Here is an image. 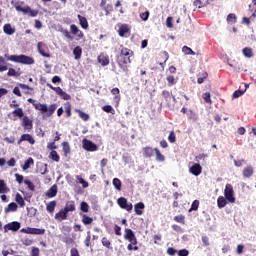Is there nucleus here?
Wrapping results in <instances>:
<instances>
[{"label":"nucleus","mask_w":256,"mask_h":256,"mask_svg":"<svg viewBox=\"0 0 256 256\" xmlns=\"http://www.w3.org/2000/svg\"><path fill=\"white\" fill-rule=\"evenodd\" d=\"M28 103H31L36 109V111H40L43 117L49 118L53 117V113L57 111V104H51L49 107L47 104L37 103V101L33 100V98H28Z\"/></svg>","instance_id":"nucleus-2"},{"label":"nucleus","mask_w":256,"mask_h":256,"mask_svg":"<svg viewBox=\"0 0 256 256\" xmlns=\"http://www.w3.org/2000/svg\"><path fill=\"white\" fill-rule=\"evenodd\" d=\"M154 153L156 155V161H158V163H163V161H165V155L161 153V150H159L158 148H154Z\"/></svg>","instance_id":"nucleus-27"},{"label":"nucleus","mask_w":256,"mask_h":256,"mask_svg":"<svg viewBox=\"0 0 256 256\" xmlns=\"http://www.w3.org/2000/svg\"><path fill=\"white\" fill-rule=\"evenodd\" d=\"M117 205L120 209H124V211H127L128 213H131V211H133V204L127 201V198L125 197L118 198Z\"/></svg>","instance_id":"nucleus-6"},{"label":"nucleus","mask_w":256,"mask_h":256,"mask_svg":"<svg viewBox=\"0 0 256 256\" xmlns=\"http://www.w3.org/2000/svg\"><path fill=\"white\" fill-rule=\"evenodd\" d=\"M169 143H175L177 141V136L175 135V131H171L168 136Z\"/></svg>","instance_id":"nucleus-56"},{"label":"nucleus","mask_w":256,"mask_h":256,"mask_svg":"<svg viewBox=\"0 0 256 256\" xmlns=\"http://www.w3.org/2000/svg\"><path fill=\"white\" fill-rule=\"evenodd\" d=\"M37 49L40 55H42V57H47V58L51 57V54L45 52V45L43 42H38Z\"/></svg>","instance_id":"nucleus-17"},{"label":"nucleus","mask_w":256,"mask_h":256,"mask_svg":"<svg viewBox=\"0 0 256 256\" xmlns=\"http://www.w3.org/2000/svg\"><path fill=\"white\" fill-rule=\"evenodd\" d=\"M23 245L26 247H29L30 245H33V240L31 238H24L22 240Z\"/></svg>","instance_id":"nucleus-62"},{"label":"nucleus","mask_w":256,"mask_h":256,"mask_svg":"<svg viewBox=\"0 0 256 256\" xmlns=\"http://www.w3.org/2000/svg\"><path fill=\"white\" fill-rule=\"evenodd\" d=\"M26 15H29V17H37V15H39V11L33 10L31 7L27 6Z\"/></svg>","instance_id":"nucleus-45"},{"label":"nucleus","mask_w":256,"mask_h":256,"mask_svg":"<svg viewBox=\"0 0 256 256\" xmlns=\"http://www.w3.org/2000/svg\"><path fill=\"white\" fill-rule=\"evenodd\" d=\"M80 217H82V223L83 225H93V218L86 214H80Z\"/></svg>","instance_id":"nucleus-28"},{"label":"nucleus","mask_w":256,"mask_h":256,"mask_svg":"<svg viewBox=\"0 0 256 256\" xmlns=\"http://www.w3.org/2000/svg\"><path fill=\"white\" fill-rule=\"evenodd\" d=\"M111 93H112L113 95H116V96L114 97V99H116L117 101H120V100H121V96H120L121 91L119 90V88H113V89L111 90Z\"/></svg>","instance_id":"nucleus-49"},{"label":"nucleus","mask_w":256,"mask_h":256,"mask_svg":"<svg viewBox=\"0 0 256 256\" xmlns=\"http://www.w3.org/2000/svg\"><path fill=\"white\" fill-rule=\"evenodd\" d=\"M217 205H218L219 209H223V207H225L227 205V198H225L223 196H219L217 199Z\"/></svg>","instance_id":"nucleus-33"},{"label":"nucleus","mask_w":256,"mask_h":256,"mask_svg":"<svg viewBox=\"0 0 256 256\" xmlns=\"http://www.w3.org/2000/svg\"><path fill=\"white\" fill-rule=\"evenodd\" d=\"M102 111H104L105 113H111V115H115V109H113V106L111 105L103 106Z\"/></svg>","instance_id":"nucleus-46"},{"label":"nucleus","mask_w":256,"mask_h":256,"mask_svg":"<svg viewBox=\"0 0 256 256\" xmlns=\"http://www.w3.org/2000/svg\"><path fill=\"white\" fill-rule=\"evenodd\" d=\"M62 149L65 157H67L71 153V146H69V142H63Z\"/></svg>","instance_id":"nucleus-40"},{"label":"nucleus","mask_w":256,"mask_h":256,"mask_svg":"<svg viewBox=\"0 0 256 256\" xmlns=\"http://www.w3.org/2000/svg\"><path fill=\"white\" fill-rule=\"evenodd\" d=\"M202 98L204 99L205 103H211V93L206 92L202 95Z\"/></svg>","instance_id":"nucleus-60"},{"label":"nucleus","mask_w":256,"mask_h":256,"mask_svg":"<svg viewBox=\"0 0 256 256\" xmlns=\"http://www.w3.org/2000/svg\"><path fill=\"white\" fill-rule=\"evenodd\" d=\"M98 62L101 63L103 67H107V65H109V56H106L105 54H100L98 56Z\"/></svg>","instance_id":"nucleus-23"},{"label":"nucleus","mask_w":256,"mask_h":256,"mask_svg":"<svg viewBox=\"0 0 256 256\" xmlns=\"http://www.w3.org/2000/svg\"><path fill=\"white\" fill-rule=\"evenodd\" d=\"M16 11L23 13V15H27V6H23V2L15 4Z\"/></svg>","instance_id":"nucleus-29"},{"label":"nucleus","mask_w":256,"mask_h":256,"mask_svg":"<svg viewBox=\"0 0 256 256\" xmlns=\"http://www.w3.org/2000/svg\"><path fill=\"white\" fill-rule=\"evenodd\" d=\"M78 21L82 29H89V22L87 21V18H85V16H81L80 14H78Z\"/></svg>","instance_id":"nucleus-20"},{"label":"nucleus","mask_w":256,"mask_h":256,"mask_svg":"<svg viewBox=\"0 0 256 256\" xmlns=\"http://www.w3.org/2000/svg\"><path fill=\"white\" fill-rule=\"evenodd\" d=\"M22 127L24 131H32L33 130V120H31L28 116H24L22 118Z\"/></svg>","instance_id":"nucleus-12"},{"label":"nucleus","mask_w":256,"mask_h":256,"mask_svg":"<svg viewBox=\"0 0 256 256\" xmlns=\"http://www.w3.org/2000/svg\"><path fill=\"white\" fill-rule=\"evenodd\" d=\"M55 207H57V201L53 200L47 204L46 210L48 213H53L55 211Z\"/></svg>","instance_id":"nucleus-35"},{"label":"nucleus","mask_w":256,"mask_h":256,"mask_svg":"<svg viewBox=\"0 0 256 256\" xmlns=\"http://www.w3.org/2000/svg\"><path fill=\"white\" fill-rule=\"evenodd\" d=\"M153 155H155V149L149 146L143 148V157H145L146 159H151Z\"/></svg>","instance_id":"nucleus-15"},{"label":"nucleus","mask_w":256,"mask_h":256,"mask_svg":"<svg viewBox=\"0 0 256 256\" xmlns=\"http://www.w3.org/2000/svg\"><path fill=\"white\" fill-rule=\"evenodd\" d=\"M17 204L15 202H11L10 204H8V206L5 208V213H11L17 211Z\"/></svg>","instance_id":"nucleus-34"},{"label":"nucleus","mask_w":256,"mask_h":256,"mask_svg":"<svg viewBox=\"0 0 256 256\" xmlns=\"http://www.w3.org/2000/svg\"><path fill=\"white\" fill-rule=\"evenodd\" d=\"M85 247H91V231L87 232V236L84 240Z\"/></svg>","instance_id":"nucleus-53"},{"label":"nucleus","mask_w":256,"mask_h":256,"mask_svg":"<svg viewBox=\"0 0 256 256\" xmlns=\"http://www.w3.org/2000/svg\"><path fill=\"white\" fill-rule=\"evenodd\" d=\"M227 22L231 23L232 25L237 23V16L235 14H229L227 16Z\"/></svg>","instance_id":"nucleus-50"},{"label":"nucleus","mask_w":256,"mask_h":256,"mask_svg":"<svg viewBox=\"0 0 256 256\" xmlns=\"http://www.w3.org/2000/svg\"><path fill=\"white\" fill-rule=\"evenodd\" d=\"M82 147L83 149H85V151H89L91 153L99 150V146H97V144L93 143V141L87 138H84L82 140Z\"/></svg>","instance_id":"nucleus-7"},{"label":"nucleus","mask_w":256,"mask_h":256,"mask_svg":"<svg viewBox=\"0 0 256 256\" xmlns=\"http://www.w3.org/2000/svg\"><path fill=\"white\" fill-rule=\"evenodd\" d=\"M104 11H105L106 15H109V13H113V4H107L104 7Z\"/></svg>","instance_id":"nucleus-59"},{"label":"nucleus","mask_w":256,"mask_h":256,"mask_svg":"<svg viewBox=\"0 0 256 256\" xmlns=\"http://www.w3.org/2000/svg\"><path fill=\"white\" fill-rule=\"evenodd\" d=\"M49 157L52 159V161H55L56 163H59V161L61 159V157L59 156V154L55 150H52L50 152Z\"/></svg>","instance_id":"nucleus-44"},{"label":"nucleus","mask_w":256,"mask_h":256,"mask_svg":"<svg viewBox=\"0 0 256 256\" xmlns=\"http://www.w3.org/2000/svg\"><path fill=\"white\" fill-rule=\"evenodd\" d=\"M7 61H13V63H21L22 65H34L35 59L31 56H27L25 54L21 55H5Z\"/></svg>","instance_id":"nucleus-3"},{"label":"nucleus","mask_w":256,"mask_h":256,"mask_svg":"<svg viewBox=\"0 0 256 256\" xmlns=\"http://www.w3.org/2000/svg\"><path fill=\"white\" fill-rule=\"evenodd\" d=\"M70 29H71L72 35H76L78 39H83V37H85V34H83V31H81L79 27H77V25L72 24L70 26Z\"/></svg>","instance_id":"nucleus-14"},{"label":"nucleus","mask_w":256,"mask_h":256,"mask_svg":"<svg viewBox=\"0 0 256 256\" xmlns=\"http://www.w3.org/2000/svg\"><path fill=\"white\" fill-rule=\"evenodd\" d=\"M119 49H120V52L117 56V63L120 69H122L124 73H127V71H129V68L127 65L131 64V58H133V55H135V53L133 52V50L123 45H121Z\"/></svg>","instance_id":"nucleus-1"},{"label":"nucleus","mask_w":256,"mask_h":256,"mask_svg":"<svg viewBox=\"0 0 256 256\" xmlns=\"http://www.w3.org/2000/svg\"><path fill=\"white\" fill-rule=\"evenodd\" d=\"M61 33L64 35V37H66V39L73 41V36H71V32H69V30H62Z\"/></svg>","instance_id":"nucleus-61"},{"label":"nucleus","mask_w":256,"mask_h":256,"mask_svg":"<svg viewBox=\"0 0 256 256\" xmlns=\"http://www.w3.org/2000/svg\"><path fill=\"white\" fill-rule=\"evenodd\" d=\"M189 173L194 175V177H199V175L203 173V167H201V164L195 163L189 168Z\"/></svg>","instance_id":"nucleus-11"},{"label":"nucleus","mask_w":256,"mask_h":256,"mask_svg":"<svg viewBox=\"0 0 256 256\" xmlns=\"http://www.w3.org/2000/svg\"><path fill=\"white\" fill-rule=\"evenodd\" d=\"M112 185H114L116 191H121V187H122L123 183L121 182V180L119 178H114L112 180Z\"/></svg>","instance_id":"nucleus-41"},{"label":"nucleus","mask_w":256,"mask_h":256,"mask_svg":"<svg viewBox=\"0 0 256 256\" xmlns=\"http://www.w3.org/2000/svg\"><path fill=\"white\" fill-rule=\"evenodd\" d=\"M166 80L168 82L169 87H173V85H176L177 83V81H175V76L173 75L167 76Z\"/></svg>","instance_id":"nucleus-51"},{"label":"nucleus","mask_w":256,"mask_h":256,"mask_svg":"<svg viewBox=\"0 0 256 256\" xmlns=\"http://www.w3.org/2000/svg\"><path fill=\"white\" fill-rule=\"evenodd\" d=\"M179 256H189V250L187 249H182L178 251Z\"/></svg>","instance_id":"nucleus-64"},{"label":"nucleus","mask_w":256,"mask_h":256,"mask_svg":"<svg viewBox=\"0 0 256 256\" xmlns=\"http://www.w3.org/2000/svg\"><path fill=\"white\" fill-rule=\"evenodd\" d=\"M80 211H82V213H89V204L87 202H81Z\"/></svg>","instance_id":"nucleus-48"},{"label":"nucleus","mask_w":256,"mask_h":256,"mask_svg":"<svg viewBox=\"0 0 256 256\" xmlns=\"http://www.w3.org/2000/svg\"><path fill=\"white\" fill-rule=\"evenodd\" d=\"M182 52L184 55H195V52L189 46H183Z\"/></svg>","instance_id":"nucleus-47"},{"label":"nucleus","mask_w":256,"mask_h":256,"mask_svg":"<svg viewBox=\"0 0 256 256\" xmlns=\"http://www.w3.org/2000/svg\"><path fill=\"white\" fill-rule=\"evenodd\" d=\"M144 209H145V204L143 202H138L134 205V211L136 215H143Z\"/></svg>","instance_id":"nucleus-18"},{"label":"nucleus","mask_w":256,"mask_h":256,"mask_svg":"<svg viewBox=\"0 0 256 256\" xmlns=\"http://www.w3.org/2000/svg\"><path fill=\"white\" fill-rule=\"evenodd\" d=\"M242 53L244 57H247V59H251V57H253V49L251 48H243Z\"/></svg>","instance_id":"nucleus-42"},{"label":"nucleus","mask_w":256,"mask_h":256,"mask_svg":"<svg viewBox=\"0 0 256 256\" xmlns=\"http://www.w3.org/2000/svg\"><path fill=\"white\" fill-rule=\"evenodd\" d=\"M129 26L127 24H122L120 27H119V30H118V35L120 37H123L124 35H127V33H129Z\"/></svg>","instance_id":"nucleus-25"},{"label":"nucleus","mask_w":256,"mask_h":256,"mask_svg":"<svg viewBox=\"0 0 256 256\" xmlns=\"http://www.w3.org/2000/svg\"><path fill=\"white\" fill-rule=\"evenodd\" d=\"M249 11H251V19L256 17V0H252V3L249 5Z\"/></svg>","instance_id":"nucleus-43"},{"label":"nucleus","mask_w":256,"mask_h":256,"mask_svg":"<svg viewBox=\"0 0 256 256\" xmlns=\"http://www.w3.org/2000/svg\"><path fill=\"white\" fill-rule=\"evenodd\" d=\"M23 141H27L30 145H35V138L31 134H22L20 139L17 141L18 145H21Z\"/></svg>","instance_id":"nucleus-13"},{"label":"nucleus","mask_w":256,"mask_h":256,"mask_svg":"<svg viewBox=\"0 0 256 256\" xmlns=\"http://www.w3.org/2000/svg\"><path fill=\"white\" fill-rule=\"evenodd\" d=\"M22 233H26V235H45V229L27 227L22 229Z\"/></svg>","instance_id":"nucleus-8"},{"label":"nucleus","mask_w":256,"mask_h":256,"mask_svg":"<svg viewBox=\"0 0 256 256\" xmlns=\"http://www.w3.org/2000/svg\"><path fill=\"white\" fill-rule=\"evenodd\" d=\"M7 69H9V67L7 66L5 58H3V56H0V73H3V71H7Z\"/></svg>","instance_id":"nucleus-39"},{"label":"nucleus","mask_w":256,"mask_h":256,"mask_svg":"<svg viewBox=\"0 0 256 256\" xmlns=\"http://www.w3.org/2000/svg\"><path fill=\"white\" fill-rule=\"evenodd\" d=\"M174 221H176V223H181L182 225H185V216L177 215L174 217Z\"/></svg>","instance_id":"nucleus-54"},{"label":"nucleus","mask_w":256,"mask_h":256,"mask_svg":"<svg viewBox=\"0 0 256 256\" xmlns=\"http://www.w3.org/2000/svg\"><path fill=\"white\" fill-rule=\"evenodd\" d=\"M25 185H27L30 191H35V184L31 180H24Z\"/></svg>","instance_id":"nucleus-58"},{"label":"nucleus","mask_w":256,"mask_h":256,"mask_svg":"<svg viewBox=\"0 0 256 256\" xmlns=\"http://www.w3.org/2000/svg\"><path fill=\"white\" fill-rule=\"evenodd\" d=\"M102 245L103 247H106L107 249H111V241L107 239V237L102 238Z\"/></svg>","instance_id":"nucleus-57"},{"label":"nucleus","mask_w":256,"mask_h":256,"mask_svg":"<svg viewBox=\"0 0 256 256\" xmlns=\"http://www.w3.org/2000/svg\"><path fill=\"white\" fill-rule=\"evenodd\" d=\"M3 31L6 35H13L15 33V28H12L11 24H5L3 26Z\"/></svg>","instance_id":"nucleus-30"},{"label":"nucleus","mask_w":256,"mask_h":256,"mask_svg":"<svg viewBox=\"0 0 256 256\" xmlns=\"http://www.w3.org/2000/svg\"><path fill=\"white\" fill-rule=\"evenodd\" d=\"M40 255V250L37 247H32L30 256H39Z\"/></svg>","instance_id":"nucleus-63"},{"label":"nucleus","mask_w":256,"mask_h":256,"mask_svg":"<svg viewBox=\"0 0 256 256\" xmlns=\"http://www.w3.org/2000/svg\"><path fill=\"white\" fill-rule=\"evenodd\" d=\"M68 212L64 209L60 210L58 213L55 214V219L57 221H65L67 219Z\"/></svg>","instance_id":"nucleus-19"},{"label":"nucleus","mask_w":256,"mask_h":256,"mask_svg":"<svg viewBox=\"0 0 256 256\" xmlns=\"http://www.w3.org/2000/svg\"><path fill=\"white\" fill-rule=\"evenodd\" d=\"M224 197L228 203H235V191L233 190V185L226 184L224 190Z\"/></svg>","instance_id":"nucleus-5"},{"label":"nucleus","mask_w":256,"mask_h":256,"mask_svg":"<svg viewBox=\"0 0 256 256\" xmlns=\"http://www.w3.org/2000/svg\"><path fill=\"white\" fill-rule=\"evenodd\" d=\"M253 173H254L253 166H247L246 168H244L242 175L244 179H249L253 177Z\"/></svg>","instance_id":"nucleus-16"},{"label":"nucleus","mask_w":256,"mask_h":256,"mask_svg":"<svg viewBox=\"0 0 256 256\" xmlns=\"http://www.w3.org/2000/svg\"><path fill=\"white\" fill-rule=\"evenodd\" d=\"M57 196V185H53L47 192H46V197L48 199H53V197Z\"/></svg>","instance_id":"nucleus-22"},{"label":"nucleus","mask_w":256,"mask_h":256,"mask_svg":"<svg viewBox=\"0 0 256 256\" xmlns=\"http://www.w3.org/2000/svg\"><path fill=\"white\" fill-rule=\"evenodd\" d=\"M35 163V161L33 160V158H28L25 162L24 165L22 166L23 171H27V169L31 168V165H33Z\"/></svg>","instance_id":"nucleus-36"},{"label":"nucleus","mask_w":256,"mask_h":256,"mask_svg":"<svg viewBox=\"0 0 256 256\" xmlns=\"http://www.w3.org/2000/svg\"><path fill=\"white\" fill-rule=\"evenodd\" d=\"M19 229H21V223L17 221L10 222L4 226V233H8V231L16 232L19 231Z\"/></svg>","instance_id":"nucleus-10"},{"label":"nucleus","mask_w":256,"mask_h":256,"mask_svg":"<svg viewBox=\"0 0 256 256\" xmlns=\"http://www.w3.org/2000/svg\"><path fill=\"white\" fill-rule=\"evenodd\" d=\"M11 189L7 187V184L5 183V180H0V194L1 193H9Z\"/></svg>","instance_id":"nucleus-38"},{"label":"nucleus","mask_w":256,"mask_h":256,"mask_svg":"<svg viewBox=\"0 0 256 256\" xmlns=\"http://www.w3.org/2000/svg\"><path fill=\"white\" fill-rule=\"evenodd\" d=\"M197 209H199V200H194L189 209V213H191L192 211H197Z\"/></svg>","instance_id":"nucleus-52"},{"label":"nucleus","mask_w":256,"mask_h":256,"mask_svg":"<svg viewBox=\"0 0 256 256\" xmlns=\"http://www.w3.org/2000/svg\"><path fill=\"white\" fill-rule=\"evenodd\" d=\"M13 117H18L19 119H23L25 117V113L23 112V108H16L12 112Z\"/></svg>","instance_id":"nucleus-32"},{"label":"nucleus","mask_w":256,"mask_h":256,"mask_svg":"<svg viewBox=\"0 0 256 256\" xmlns=\"http://www.w3.org/2000/svg\"><path fill=\"white\" fill-rule=\"evenodd\" d=\"M213 0H195L194 1V6L198 7V9H201V7H207L209 3H211Z\"/></svg>","instance_id":"nucleus-24"},{"label":"nucleus","mask_w":256,"mask_h":256,"mask_svg":"<svg viewBox=\"0 0 256 256\" xmlns=\"http://www.w3.org/2000/svg\"><path fill=\"white\" fill-rule=\"evenodd\" d=\"M15 201L19 207H25V199H23V196L20 193H16Z\"/></svg>","instance_id":"nucleus-31"},{"label":"nucleus","mask_w":256,"mask_h":256,"mask_svg":"<svg viewBox=\"0 0 256 256\" xmlns=\"http://www.w3.org/2000/svg\"><path fill=\"white\" fill-rule=\"evenodd\" d=\"M47 87H49V89H52V91L56 92V95H59V97L61 99H63V101H71V95L67 94V92L63 91V89L61 87H54L53 85L47 83Z\"/></svg>","instance_id":"nucleus-4"},{"label":"nucleus","mask_w":256,"mask_h":256,"mask_svg":"<svg viewBox=\"0 0 256 256\" xmlns=\"http://www.w3.org/2000/svg\"><path fill=\"white\" fill-rule=\"evenodd\" d=\"M75 113H77L79 115V117H80V119H82V121L89 120V114L83 112L82 110L75 109Z\"/></svg>","instance_id":"nucleus-37"},{"label":"nucleus","mask_w":256,"mask_h":256,"mask_svg":"<svg viewBox=\"0 0 256 256\" xmlns=\"http://www.w3.org/2000/svg\"><path fill=\"white\" fill-rule=\"evenodd\" d=\"M188 119H190V121H197V119H198L197 114L195 112H193V110H189L188 111Z\"/></svg>","instance_id":"nucleus-55"},{"label":"nucleus","mask_w":256,"mask_h":256,"mask_svg":"<svg viewBox=\"0 0 256 256\" xmlns=\"http://www.w3.org/2000/svg\"><path fill=\"white\" fill-rule=\"evenodd\" d=\"M66 213H71L75 211V201H68L64 207Z\"/></svg>","instance_id":"nucleus-26"},{"label":"nucleus","mask_w":256,"mask_h":256,"mask_svg":"<svg viewBox=\"0 0 256 256\" xmlns=\"http://www.w3.org/2000/svg\"><path fill=\"white\" fill-rule=\"evenodd\" d=\"M124 239L132 243V245H137V237L135 236V233H133V230L130 228L125 229Z\"/></svg>","instance_id":"nucleus-9"},{"label":"nucleus","mask_w":256,"mask_h":256,"mask_svg":"<svg viewBox=\"0 0 256 256\" xmlns=\"http://www.w3.org/2000/svg\"><path fill=\"white\" fill-rule=\"evenodd\" d=\"M73 55L76 61H79L81 59V56L83 55V48L81 46H76L73 50Z\"/></svg>","instance_id":"nucleus-21"}]
</instances>
